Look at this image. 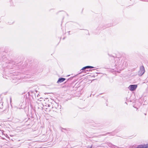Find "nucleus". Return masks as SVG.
Returning a JSON list of instances; mask_svg holds the SVG:
<instances>
[{
  "mask_svg": "<svg viewBox=\"0 0 148 148\" xmlns=\"http://www.w3.org/2000/svg\"><path fill=\"white\" fill-rule=\"evenodd\" d=\"M12 82H13V83H16V82L15 81H14V79H13V80Z\"/></svg>",
  "mask_w": 148,
  "mask_h": 148,
  "instance_id": "6e6552de",
  "label": "nucleus"
},
{
  "mask_svg": "<svg viewBox=\"0 0 148 148\" xmlns=\"http://www.w3.org/2000/svg\"><path fill=\"white\" fill-rule=\"evenodd\" d=\"M87 69V66H86L85 67H83L82 69V70L83 71H85V70L86 69Z\"/></svg>",
  "mask_w": 148,
  "mask_h": 148,
  "instance_id": "39448f33",
  "label": "nucleus"
},
{
  "mask_svg": "<svg viewBox=\"0 0 148 148\" xmlns=\"http://www.w3.org/2000/svg\"><path fill=\"white\" fill-rule=\"evenodd\" d=\"M91 71V70H90V69H89V70H86V71Z\"/></svg>",
  "mask_w": 148,
  "mask_h": 148,
  "instance_id": "1a4fd4ad",
  "label": "nucleus"
},
{
  "mask_svg": "<svg viewBox=\"0 0 148 148\" xmlns=\"http://www.w3.org/2000/svg\"><path fill=\"white\" fill-rule=\"evenodd\" d=\"M68 79L67 81H68L69 79Z\"/></svg>",
  "mask_w": 148,
  "mask_h": 148,
  "instance_id": "f8f14e48",
  "label": "nucleus"
},
{
  "mask_svg": "<svg viewBox=\"0 0 148 148\" xmlns=\"http://www.w3.org/2000/svg\"><path fill=\"white\" fill-rule=\"evenodd\" d=\"M48 107H50V106H49V105H48Z\"/></svg>",
  "mask_w": 148,
  "mask_h": 148,
  "instance_id": "9b49d317",
  "label": "nucleus"
},
{
  "mask_svg": "<svg viewBox=\"0 0 148 148\" xmlns=\"http://www.w3.org/2000/svg\"><path fill=\"white\" fill-rule=\"evenodd\" d=\"M92 146L91 145L90 146H88L87 148H92Z\"/></svg>",
  "mask_w": 148,
  "mask_h": 148,
  "instance_id": "0eeeda50",
  "label": "nucleus"
},
{
  "mask_svg": "<svg viewBox=\"0 0 148 148\" xmlns=\"http://www.w3.org/2000/svg\"><path fill=\"white\" fill-rule=\"evenodd\" d=\"M87 69H89V68H94V67L92 66H87Z\"/></svg>",
  "mask_w": 148,
  "mask_h": 148,
  "instance_id": "423d86ee",
  "label": "nucleus"
},
{
  "mask_svg": "<svg viewBox=\"0 0 148 148\" xmlns=\"http://www.w3.org/2000/svg\"><path fill=\"white\" fill-rule=\"evenodd\" d=\"M66 79L63 78H59L58 81H57V83L58 84H59L61 83H62L65 81Z\"/></svg>",
  "mask_w": 148,
  "mask_h": 148,
  "instance_id": "20e7f679",
  "label": "nucleus"
},
{
  "mask_svg": "<svg viewBox=\"0 0 148 148\" xmlns=\"http://www.w3.org/2000/svg\"><path fill=\"white\" fill-rule=\"evenodd\" d=\"M137 87V85H131L129 86L128 88L130 90L133 91L135 90Z\"/></svg>",
  "mask_w": 148,
  "mask_h": 148,
  "instance_id": "f03ea898",
  "label": "nucleus"
},
{
  "mask_svg": "<svg viewBox=\"0 0 148 148\" xmlns=\"http://www.w3.org/2000/svg\"><path fill=\"white\" fill-rule=\"evenodd\" d=\"M137 148H148V144L146 145H140L138 146Z\"/></svg>",
  "mask_w": 148,
  "mask_h": 148,
  "instance_id": "7ed1b4c3",
  "label": "nucleus"
},
{
  "mask_svg": "<svg viewBox=\"0 0 148 148\" xmlns=\"http://www.w3.org/2000/svg\"><path fill=\"white\" fill-rule=\"evenodd\" d=\"M145 1L148 2V0H145Z\"/></svg>",
  "mask_w": 148,
  "mask_h": 148,
  "instance_id": "9d476101",
  "label": "nucleus"
},
{
  "mask_svg": "<svg viewBox=\"0 0 148 148\" xmlns=\"http://www.w3.org/2000/svg\"><path fill=\"white\" fill-rule=\"evenodd\" d=\"M145 71V68L143 66H141L140 67V70L138 71V75L141 76L144 73Z\"/></svg>",
  "mask_w": 148,
  "mask_h": 148,
  "instance_id": "f257e3e1",
  "label": "nucleus"
}]
</instances>
